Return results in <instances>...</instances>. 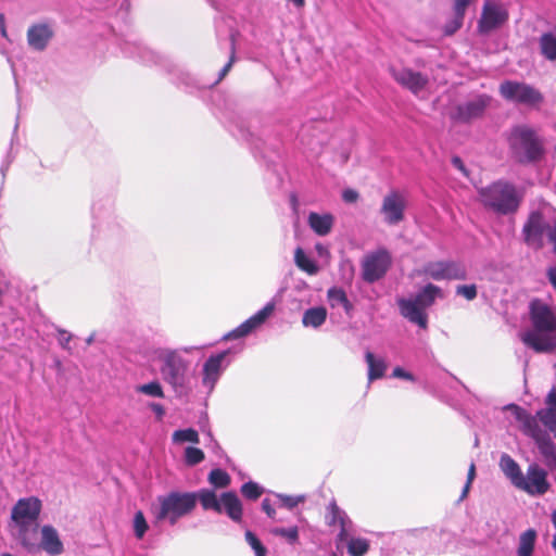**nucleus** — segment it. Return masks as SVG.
<instances>
[{
    "label": "nucleus",
    "instance_id": "30",
    "mask_svg": "<svg viewBox=\"0 0 556 556\" xmlns=\"http://www.w3.org/2000/svg\"><path fill=\"white\" fill-rule=\"evenodd\" d=\"M365 359L368 365L369 381L383 377L387 369V364L383 358H376L371 352H366Z\"/></svg>",
    "mask_w": 556,
    "mask_h": 556
},
{
    "label": "nucleus",
    "instance_id": "51",
    "mask_svg": "<svg viewBox=\"0 0 556 556\" xmlns=\"http://www.w3.org/2000/svg\"><path fill=\"white\" fill-rule=\"evenodd\" d=\"M71 338V334L65 330H59V342L64 349H67Z\"/></svg>",
    "mask_w": 556,
    "mask_h": 556
},
{
    "label": "nucleus",
    "instance_id": "33",
    "mask_svg": "<svg viewBox=\"0 0 556 556\" xmlns=\"http://www.w3.org/2000/svg\"><path fill=\"white\" fill-rule=\"evenodd\" d=\"M540 48L542 54L551 61L556 60V35L552 33L543 34L540 38Z\"/></svg>",
    "mask_w": 556,
    "mask_h": 556
},
{
    "label": "nucleus",
    "instance_id": "56",
    "mask_svg": "<svg viewBox=\"0 0 556 556\" xmlns=\"http://www.w3.org/2000/svg\"><path fill=\"white\" fill-rule=\"evenodd\" d=\"M0 34L3 38L8 39V31H7V27H5V20H4V15L1 14L0 15Z\"/></svg>",
    "mask_w": 556,
    "mask_h": 556
},
{
    "label": "nucleus",
    "instance_id": "34",
    "mask_svg": "<svg viewBox=\"0 0 556 556\" xmlns=\"http://www.w3.org/2000/svg\"><path fill=\"white\" fill-rule=\"evenodd\" d=\"M369 549V542L363 538H352L348 542V553L351 556H364Z\"/></svg>",
    "mask_w": 556,
    "mask_h": 556
},
{
    "label": "nucleus",
    "instance_id": "47",
    "mask_svg": "<svg viewBox=\"0 0 556 556\" xmlns=\"http://www.w3.org/2000/svg\"><path fill=\"white\" fill-rule=\"evenodd\" d=\"M393 377L414 381V376L401 367H395L392 372Z\"/></svg>",
    "mask_w": 556,
    "mask_h": 556
},
{
    "label": "nucleus",
    "instance_id": "54",
    "mask_svg": "<svg viewBox=\"0 0 556 556\" xmlns=\"http://www.w3.org/2000/svg\"><path fill=\"white\" fill-rule=\"evenodd\" d=\"M548 238L551 242L554 244V251L556 252V220L552 225V227L548 228Z\"/></svg>",
    "mask_w": 556,
    "mask_h": 556
},
{
    "label": "nucleus",
    "instance_id": "4",
    "mask_svg": "<svg viewBox=\"0 0 556 556\" xmlns=\"http://www.w3.org/2000/svg\"><path fill=\"white\" fill-rule=\"evenodd\" d=\"M41 501L35 496L20 498L11 510L12 530L16 540L28 552H35L37 545L38 517Z\"/></svg>",
    "mask_w": 556,
    "mask_h": 556
},
{
    "label": "nucleus",
    "instance_id": "48",
    "mask_svg": "<svg viewBox=\"0 0 556 556\" xmlns=\"http://www.w3.org/2000/svg\"><path fill=\"white\" fill-rule=\"evenodd\" d=\"M453 1H454V5H453L454 12H464L465 13L472 0H453Z\"/></svg>",
    "mask_w": 556,
    "mask_h": 556
},
{
    "label": "nucleus",
    "instance_id": "18",
    "mask_svg": "<svg viewBox=\"0 0 556 556\" xmlns=\"http://www.w3.org/2000/svg\"><path fill=\"white\" fill-rule=\"evenodd\" d=\"M54 31L51 25L38 23L27 29V43L35 51H43L53 38Z\"/></svg>",
    "mask_w": 556,
    "mask_h": 556
},
{
    "label": "nucleus",
    "instance_id": "6",
    "mask_svg": "<svg viewBox=\"0 0 556 556\" xmlns=\"http://www.w3.org/2000/svg\"><path fill=\"white\" fill-rule=\"evenodd\" d=\"M482 204L496 213L509 214L515 212L520 203L521 195L516 188L504 181H497L479 190Z\"/></svg>",
    "mask_w": 556,
    "mask_h": 556
},
{
    "label": "nucleus",
    "instance_id": "22",
    "mask_svg": "<svg viewBox=\"0 0 556 556\" xmlns=\"http://www.w3.org/2000/svg\"><path fill=\"white\" fill-rule=\"evenodd\" d=\"M328 525H339L340 532L338 534V540L340 542L346 541L349 536V530L352 525L351 520L346 516V514L340 509L336 503H331L328 506V515H327Z\"/></svg>",
    "mask_w": 556,
    "mask_h": 556
},
{
    "label": "nucleus",
    "instance_id": "14",
    "mask_svg": "<svg viewBox=\"0 0 556 556\" xmlns=\"http://www.w3.org/2000/svg\"><path fill=\"white\" fill-rule=\"evenodd\" d=\"M390 72L397 84L416 96L424 91L429 84L427 75L408 67H391Z\"/></svg>",
    "mask_w": 556,
    "mask_h": 556
},
{
    "label": "nucleus",
    "instance_id": "27",
    "mask_svg": "<svg viewBox=\"0 0 556 556\" xmlns=\"http://www.w3.org/2000/svg\"><path fill=\"white\" fill-rule=\"evenodd\" d=\"M438 298H443L441 288L428 283L416 294L415 300L426 309L431 306Z\"/></svg>",
    "mask_w": 556,
    "mask_h": 556
},
{
    "label": "nucleus",
    "instance_id": "20",
    "mask_svg": "<svg viewBox=\"0 0 556 556\" xmlns=\"http://www.w3.org/2000/svg\"><path fill=\"white\" fill-rule=\"evenodd\" d=\"M227 354L228 351H224L218 354L212 355L208 357V359L205 362L203 366L202 382L210 390L214 388V384L218 380L224 369L223 362L225 361Z\"/></svg>",
    "mask_w": 556,
    "mask_h": 556
},
{
    "label": "nucleus",
    "instance_id": "59",
    "mask_svg": "<svg viewBox=\"0 0 556 556\" xmlns=\"http://www.w3.org/2000/svg\"><path fill=\"white\" fill-rule=\"evenodd\" d=\"M552 522L554 527L556 528V509L552 513Z\"/></svg>",
    "mask_w": 556,
    "mask_h": 556
},
{
    "label": "nucleus",
    "instance_id": "42",
    "mask_svg": "<svg viewBox=\"0 0 556 556\" xmlns=\"http://www.w3.org/2000/svg\"><path fill=\"white\" fill-rule=\"evenodd\" d=\"M262 489L255 482H247L241 486V493L243 496L250 500H256L262 494Z\"/></svg>",
    "mask_w": 556,
    "mask_h": 556
},
{
    "label": "nucleus",
    "instance_id": "3",
    "mask_svg": "<svg viewBox=\"0 0 556 556\" xmlns=\"http://www.w3.org/2000/svg\"><path fill=\"white\" fill-rule=\"evenodd\" d=\"M198 346H185L174 350L156 348L151 351L150 361L159 365L162 379L177 393H185L189 386V362L182 357V353L190 354L198 351Z\"/></svg>",
    "mask_w": 556,
    "mask_h": 556
},
{
    "label": "nucleus",
    "instance_id": "49",
    "mask_svg": "<svg viewBox=\"0 0 556 556\" xmlns=\"http://www.w3.org/2000/svg\"><path fill=\"white\" fill-rule=\"evenodd\" d=\"M342 197L345 202L352 203L358 199V193L353 189H346L343 191Z\"/></svg>",
    "mask_w": 556,
    "mask_h": 556
},
{
    "label": "nucleus",
    "instance_id": "39",
    "mask_svg": "<svg viewBox=\"0 0 556 556\" xmlns=\"http://www.w3.org/2000/svg\"><path fill=\"white\" fill-rule=\"evenodd\" d=\"M204 459V453L198 448L189 446L185 451V460L187 465L194 466Z\"/></svg>",
    "mask_w": 556,
    "mask_h": 556
},
{
    "label": "nucleus",
    "instance_id": "28",
    "mask_svg": "<svg viewBox=\"0 0 556 556\" xmlns=\"http://www.w3.org/2000/svg\"><path fill=\"white\" fill-rule=\"evenodd\" d=\"M536 541V531L528 529L519 535L517 556H532Z\"/></svg>",
    "mask_w": 556,
    "mask_h": 556
},
{
    "label": "nucleus",
    "instance_id": "2",
    "mask_svg": "<svg viewBox=\"0 0 556 556\" xmlns=\"http://www.w3.org/2000/svg\"><path fill=\"white\" fill-rule=\"evenodd\" d=\"M531 328L519 337L525 345L536 353H552L556 350V307L542 299L529 303Z\"/></svg>",
    "mask_w": 556,
    "mask_h": 556
},
{
    "label": "nucleus",
    "instance_id": "1",
    "mask_svg": "<svg viewBox=\"0 0 556 556\" xmlns=\"http://www.w3.org/2000/svg\"><path fill=\"white\" fill-rule=\"evenodd\" d=\"M546 407L529 414L526 409L509 405L515 419L520 424L521 431L532 438L542 455L545 465L551 471H556V444L548 437V433L556 438V388H552L545 397Z\"/></svg>",
    "mask_w": 556,
    "mask_h": 556
},
{
    "label": "nucleus",
    "instance_id": "21",
    "mask_svg": "<svg viewBox=\"0 0 556 556\" xmlns=\"http://www.w3.org/2000/svg\"><path fill=\"white\" fill-rule=\"evenodd\" d=\"M49 555L56 556L63 553V543L60 540L58 531L51 526H43L41 528V542L38 544Z\"/></svg>",
    "mask_w": 556,
    "mask_h": 556
},
{
    "label": "nucleus",
    "instance_id": "16",
    "mask_svg": "<svg viewBox=\"0 0 556 556\" xmlns=\"http://www.w3.org/2000/svg\"><path fill=\"white\" fill-rule=\"evenodd\" d=\"M489 102L490 98L488 96H477L467 102L457 105L452 117L459 122H469L481 116L489 105Z\"/></svg>",
    "mask_w": 556,
    "mask_h": 556
},
{
    "label": "nucleus",
    "instance_id": "46",
    "mask_svg": "<svg viewBox=\"0 0 556 556\" xmlns=\"http://www.w3.org/2000/svg\"><path fill=\"white\" fill-rule=\"evenodd\" d=\"M475 477H476V466L473 463H471L469 466L468 475H467V482L463 489L460 500H464L467 496V494L470 490L471 483L475 480Z\"/></svg>",
    "mask_w": 556,
    "mask_h": 556
},
{
    "label": "nucleus",
    "instance_id": "26",
    "mask_svg": "<svg viewBox=\"0 0 556 556\" xmlns=\"http://www.w3.org/2000/svg\"><path fill=\"white\" fill-rule=\"evenodd\" d=\"M197 498V503L200 502L203 509L208 510L212 509L216 513H222V503L220 500L217 498V495L214 491L203 489L199 492H192Z\"/></svg>",
    "mask_w": 556,
    "mask_h": 556
},
{
    "label": "nucleus",
    "instance_id": "37",
    "mask_svg": "<svg viewBox=\"0 0 556 556\" xmlns=\"http://www.w3.org/2000/svg\"><path fill=\"white\" fill-rule=\"evenodd\" d=\"M208 481L216 488H226L230 483V477L222 469H214L208 475Z\"/></svg>",
    "mask_w": 556,
    "mask_h": 556
},
{
    "label": "nucleus",
    "instance_id": "24",
    "mask_svg": "<svg viewBox=\"0 0 556 556\" xmlns=\"http://www.w3.org/2000/svg\"><path fill=\"white\" fill-rule=\"evenodd\" d=\"M222 510L235 521L241 520L242 505L239 497L233 492H226L220 497Z\"/></svg>",
    "mask_w": 556,
    "mask_h": 556
},
{
    "label": "nucleus",
    "instance_id": "13",
    "mask_svg": "<svg viewBox=\"0 0 556 556\" xmlns=\"http://www.w3.org/2000/svg\"><path fill=\"white\" fill-rule=\"evenodd\" d=\"M502 97L508 101L534 105L541 101V94L534 88L518 81H505L500 87Z\"/></svg>",
    "mask_w": 556,
    "mask_h": 556
},
{
    "label": "nucleus",
    "instance_id": "40",
    "mask_svg": "<svg viewBox=\"0 0 556 556\" xmlns=\"http://www.w3.org/2000/svg\"><path fill=\"white\" fill-rule=\"evenodd\" d=\"M134 530H135V535L138 539H142L144 533L148 530V523L146 521L144 515L140 510L135 514V517H134Z\"/></svg>",
    "mask_w": 556,
    "mask_h": 556
},
{
    "label": "nucleus",
    "instance_id": "32",
    "mask_svg": "<svg viewBox=\"0 0 556 556\" xmlns=\"http://www.w3.org/2000/svg\"><path fill=\"white\" fill-rule=\"evenodd\" d=\"M294 262L301 270L308 275H316L319 271L317 264L301 248H298L294 252Z\"/></svg>",
    "mask_w": 556,
    "mask_h": 556
},
{
    "label": "nucleus",
    "instance_id": "36",
    "mask_svg": "<svg viewBox=\"0 0 556 556\" xmlns=\"http://www.w3.org/2000/svg\"><path fill=\"white\" fill-rule=\"evenodd\" d=\"M173 442L178 444L185 442L199 443V434L191 428L177 430L173 433Z\"/></svg>",
    "mask_w": 556,
    "mask_h": 556
},
{
    "label": "nucleus",
    "instance_id": "57",
    "mask_svg": "<svg viewBox=\"0 0 556 556\" xmlns=\"http://www.w3.org/2000/svg\"><path fill=\"white\" fill-rule=\"evenodd\" d=\"M315 249L319 256H327L329 254L328 249L320 243L316 244Z\"/></svg>",
    "mask_w": 556,
    "mask_h": 556
},
{
    "label": "nucleus",
    "instance_id": "11",
    "mask_svg": "<svg viewBox=\"0 0 556 556\" xmlns=\"http://www.w3.org/2000/svg\"><path fill=\"white\" fill-rule=\"evenodd\" d=\"M549 486L547 471L535 463L529 465L526 475L522 473L516 484L517 489L532 496L545 494L549 490Z\"/></svg>",
    "mask_w": 556,
    "mask_h": 556
},
{
    "label": "nucleus",
    "instance_id": "9",
    "mask_svg": "<svg viewBox=\"0 0 556 556\" xmlns=\"http://www.w3.org/2000/svg\"><path fill=\"white\" fill-rule=\"evenodd\" d=\"M390 265L391 255L386 249L367 253L362 261V277L366 282L372 283L386 275Z\"/></svg>",
    "mask_w": 556,
    "mask_h": 556
},
{
    "label": "nucleus",
    "instance_id": "52",
    "mask_svg": "<svg viewBox=\"0 0 556 556\" xmlns=\"http://www.w3.org/2000/svg\"><path fill=\"white\" fill-rule=\"evenodd\" d=\"M235 46H233V39H231V58L229 60V62L223 67V70L220 71V79L228 73V71L230 70L231 65H232V62H233V58H235Z\"/></svg>",
    "mask_w": 556,
    "mask_h": 556
},
{
    "label": "nucleus",
    "instance_id": "60",
    "mask_svg": "<svg viewBox=\"0 0 556 556\" xmlns=\"http://www.w3.org/2000/svg\"><path fill=\"white\" fill-rule=\"evenodd\" d=\"M91 341H92V338L90 337V338L87 340V342H88V343H91Z\"/></svg>",
    "mask_w": 556,
    "mask_h": 556
},
{
    "label": "nucleus",
    "instance_id": "61",
    "mask_svg": "<svg viewBox=\"0 0 556 556\" xmlns=\"http://www.w3.org/2000/svg\"><path fill=\"white\" fill-rule=\"evenodd\" d=\"M332 556H336V555H332Z\"/></svg>",
    "mask_w": 556,
    "mask_h": 556
},
{
    "label": "nucleus",
    "instance_id": "53",
    "mask_svg": "<svg viewBox=\"0 0 556 556\" xmlns=\"http://www.w3.org/2000/svg\"><path fill=\"white\" fill-rule=\"evenodd\" d=\"M263 510L267 514L268 517L274 518L275 509L271 507L269 500L265 498L262 503Z\"/></svg>",
    "mask_w": 556,
    "mask_h": 556
},
{
    "label": "nucleus",
    "instance_id": "45",
    "mask_svg": "<svg viewBox=\"0 0 556 556\" xmlns=\"http://www.w3.org/2000/svg\"><path fill=\"white\" fill-rule=\"evenodd\" d=\"M277 497L281 501L282 505L289 509L295 507L298 504L305 501L304 495L290 496V495L277 494Z\"/></svg>",
    "mask_w": 556,
    "mask_h": 556
},
{
    "label": "nucleus",
    "instance_id": "38",
    "mask_svg": "<svg viewBox=\"0 0 556 556\" xmlns=\"http://www.w3.org/2000/svg\"><path fill=\"white\" fill-rule=\"evenodd\" d=\"M464 16V12H454L453 18L444 26V34L450 36L456 33L463 26Z\"/></svg>",
    "mask_w": 556,
    "mask_h": 556
},
{
    "label": "nucleus",
    "instance_id": "12",
    "mask_svg": "<svg viewBox=\"0 0 556 556\" xmlns=\"http://www.w3.org/2000/svg\"><path fill=\"white\" fill-rule=\"evenodd\" d=\"M407 198L400 190L389 191L382 199L380 213L388 225H397L405 218Z\"/></svg>",
    "mask_w": 556,
    "mask_h": 556
},
{
    "label": "nucleus",
    "instance_id": "25",
    "mask_svg": "<svg viewBox=\"0 0 556 556\" xmlns=\"http://www.w3.org/2000/svg\"><path fill=\"white\" fill-rule=\"evenodd\" d=\"M327 318V309L324 306H316L304 312L302 324L304 327L319 328Z\"/></svg>",
    "mask_w": 556,
    "mask_h": 556
},
{
    "label": "nucleus",
    "instance_id": "35",
    "mask_svg": "<svg viewBox=\"0 0 556 556\" xmlns=\"http://www.w3.org/2000/svg\"><path fill=\"white\" fill-rule=\"evenodd\" d=\"M136 392L146 394L151 397H164L163 388L159 381H151L146 384H140L136 387Z\"/></svg>",
    "mask_w": 556,
    "mask_h": 556
},
{
    "label": "nucleus",
    "instance_id": "58",
    "mask_svg": "<svg viewBox=\"0 0 556 556\" xmlns=\"http://www.w3.org/2000/svg\"><path fill=\"white\" fill-rule=\"evenodd\" d=\"M453 164L459 170L465 172L464 164H463V162H462V160L459 157H454L453 159Z\"/></svg>",
    "mask_w": 556,
    "mask_h": 556
},
{
    "label": "nucleus",
    "instance_id": "8",
    "mask_svg": "<svg viewBox=\"0 0 556 556\" xmlns=\"http://www.w3.org/2000/svg\"><path fill=\"white\" fill-rule=\"evenodd\" d=\"M508 17V9L502 1L484 0L481 16L478 21V31L488 35L505 25Z\"/></svg>",
    "mask_w": 556,
    "mask_h": 556
},
{
    "label": "nucleus",
    "instance_id": "29",
    "mask_svg": "<svg viewBox=\"0 0 556 556\" xmlns=\"http://www.w3.org/2000/svg\"><path fill=\"white\" fill-rule=\"evenodd\" d=\"M500 467L516 486L518 479L522 476L519 465L508 454H503L500 459Z\"/></svg>",
    "mask_w": 556,
    "mask_h": 556
},
{
    "label": "nucleus",
    "instance_id": "31",
    "mask_svg": "<svg viewBox=\"0 0 556 556\" xmlns=\"http://www.w3.org/2000/svg\"><path fill=\"white\" fill-rule=\"evenodd\" d=\"M327 298L331 307L342 306L346 313L352 311V304L342 289L330 288L327 292Z\"/></svg>",
    "mask_w": 556,
    "mask_h": 556
},
{
    "label": "nucleus",
    "instance_id": "23",
    "mask_svg": "<svg viewBox=\"0 0 556 556\" xmlns=\"http://www.w3.org/2000/svg\"><path fill=\"white\" fill-rule=\"evenodd\" d=\"M307 224L316 235L325 237L332 230L334 216L330 213L319 214L311 212L307 217Z\"/></svg>",
    "mask_w": 556,
    "mask_h": 556
},
{
    "label": "nucleus",
    "instance_id": "10",
    "mask_svg": "<svg viewBox=\"0 0 556 556\" xmlns=\"http://www.w3.org/2000/svg\"><path fill=\"white\" fill-rule=\"evenodd\" d=\"M420 273L433 280H464L467 278L465 265L456 261L429 262Z\"/></svg>",
    "mask_w": 556,
    "mask_h": 556
},
{
    "label": "nucleus",
    "instance_id": "43",
    "mask_svg": "<svg viewBox=\"0 0 556 556\" xmlns=\"http://www.w3.org/2000/svg\"><path fill=\"white\" fill-rule=\"evenodd\" d=\"M273 534L286 538L290 543L296 542L299 538V531L296 527L292 528H275L271 531Z\"/></svg>",
    "mask_w": 556,
    "mask_h": 556
},
{
    "label": "nucleus",
    "instance_id": "44",
    "mask_svg": "<svg viewBox=\"0 0 556 556\" xmlns=\"http://www.w3.org/2000/svg\"><path fill=\"white\" fill-rule=\"evenodd\" d=\"M456 294L465 298L468 301H472L477 296V286L476 285L457 286Z\"/></svg>",
    "mask_w": 556,
    "mask_h": 556
},
{
    "label": "nucleus",
    "instance_id": "50",
    "mask_svg": "<svg viewBox=\"0 0 556 556\" xmlns=\"http://www.w3.org/2000/svg\"><path fill=\"white\" fill-rule=\"evenodd\" d=\"M150 408L156 415L157 419L161 420L165 415V408L159 403L150 404Z\"/></svg>",
    "mask_w": 556,
    "mask_h": 556
},
{
    "label": "nucleus",
    "instance_id": "55",
    "mask_svg": "<svg viewBox=\"0 0 556 556\" xmlns=\"http://www.w3.org/2000/svg\"><path fill=\"white\" fill-rule=\"evenodd\" d=\"M548 280L556 290V267H551L547 270Z\"/></svg>",
    "mask_w": 556,
    "mask_h": 556
},
{
    "label": "nucleus",
    "instance_id": "15",
    "mask_svg": "<svg viewBox=\"0 0 556 556\" xmlns=\"http://www.w3.org/2000/svg\"><path fill=\"white\" fill-rule=\"evenodd\" d=\"M274 309H275V304L273 302L267 303L261 311H258L256 314L251 316L249 319H247L244 323H242L236 329L228 332L224 337V339L231 340V339H239V338L248 336L254 329H256L262 324H264L265 320L273 314Z\"/></svg>",
    "mask_w": 556,
    "mask_h": 556
},
{
    "label": "nucleus",
    "instance_id": "19",
    "mask_svg": "<svg viewBox=\"0 0 556 556\" xmlns=\"http://www.w3.org/2000/svg\"><path fill=\"white\" fill-rule=\"evenodd\" d=\"M397 305L402 316L410 323L418 325L420 328L427 327V314L425 313V308L415 300V298L399 299Z\"/></svg>",
    "mask_w": 556,
    "mask_h": 556
},
{
    "label": "nucleus",
    "instance_id": "5",
    "mask_svg": "<svg viewBox=\"0 0 556 556\" xmlns=\"http://www.w3.org/2000/svg\"><path fill=\"white\" fill-rule=\"evenodd\" d=\"M197 506V498L191 492H169L159 496L151 508L157 521H168L172 526L191 514Z\"/></svg>",
    "mask_w": 556,
    "mask_h": 556
},
{
    "label": "nucleus",
    "instance_id": "17",
    "mask_svg": "<svg viewBox=\"0 0 556 556\" xmlns=\"http://www.w3.org/2000/svg\"><path fill=\"white\" fill-rule=\"evenodd\" d=\"M552 225L546 224L541 213L534 212L529 216L528 222L523 226V235L526 242L535 248L542 247V238Z\"/></svg>",
    "mask_w": 556,
    "mask_h": 556
},
{
    "label": "nucleus",
    "instance_id": "41",
    "mask_svg": "<svg viewBox=\"0 0 556 556\" xmlns=\"http://www.w3.org/2000/svg\"><path fill=\"white\" fill-rule=\"evenodd\" d=\"M245 539L249 545L252 547V549L255 553V556H266L267 549L266 547L261 543V541L251 532H245Z\"/></svg>",
    "mask_w": 556,
    "mask_h": 556
},
{
    "label": "nucleus",
    "instance_id": "7",
    "mask_svg": "<svg viewBox=\"0 0 556 556\" xmlns=\"http://www.w3.org/2000/svg\"><path fill=\"white\" fill-rule=\"evenodd\" d=\"M511 152L520 163H530L543 155L542 140L528 126H517L509 136Z\"/></svg>",
    "mask_w": 556,
    "mask_h": 556
}]
</instances>
